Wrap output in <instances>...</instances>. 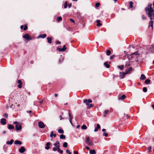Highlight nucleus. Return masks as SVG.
<instances>
[{"label":"nucleus","instance_id":"obj_1","mask_svg":"<svg viewBox=\"0 0 154 154\" xmlns=\"http://www.w3.org/2000/svg\"><path fill=\"white\" fill-rule=\"evenodd\" d=\"M152 4L150 3L145 8V11L151 20H152L154 17V10L152 8Z\"/></svg>","mask_w":154,"mask_h":154},{"label":"nucleus","instance_id":"obj_2","mask_svg":"<svg viewBox=\"0 0 154 154\" xmlns=\"http://www.w3.org/2000/svg\"><path fill=\"white\" fill-rule=\"evenodd\" d=\"M83 102L85 103L86 105H88L89 107L91 108L93 106V105L92 104H89V103H91L92 101L91 100H87L86 99H85L83 100Z\"/></svg>","mask_w":154,"mask_h":154},{"label":"nucleus","instance_id":"obj_3","mask_svg":"<svg viewBox=\"0 0 154 154\" xmlns=\"http://www.w3.org/2000/svg\"><path fill=\"white\" fill-rule=\"evenodd\" d=\"M85 142L88 143L89 146H93V142L90 140V139L88 137L86 138Z\"/></svg>","mask_w":154,"mask_h":154},{"label":"nucleus","instance_id":"obj_4","mask_svg":"<svg viewBox=\"0 0 154 154\" xmlns=\"http://www.w3.org/2000/svg\"><path fill=\"white\" fill-rule=\"evenodd\" d=\"M39 127L40 128H43L45 127V125L42 122H39L38 123Z\"/></svg>","mask_w":154,"mask_h":154},{"label":"nucleus","instance_id":"obj_5","mask_svg":"<svg viewBox=\"0 0 154 154\" xmlns=\"http://www.w3.org/2000/svg\"><path fill=\"white\" fill-rule=\"evenodd\" d=\"M128 74V72H125L122 73L120 72V75H119V76L121 78L123 79L124 78L125 75Z\"/></svg>","mask_w":154,"mask_h":154},{"label":"nucleus","instance_id":"obj_6","mask_svg":"<svg viewBox=\"0 0 154 154\" xmlns=\"http://www.w3.org/2000/svg\"><path fill=\"white\" fill-rule=\"evenodd\" d=\"M66 49V47L65 45H64L63 47L62 48H57V50L60 51H64Z\"/></svg>","mask_w":154,"mask_h":154},{"label":"nucleus","instance_id":"obj_7","mask_svg":"<svg viewBox=\"0 0 154 154\" xmlns=\"http://www.w3.org/2000/svg\"><path fill=\"white\" fill-rule=\"evenodd\" d=\"M15 127L17 131L20 130L22 128V126L20 124H17L16 125Z\"/></svg>","mask_w":154,"mask_h":154},{"label":"nucleus","instance_id":"obj_8","mask_svg":"<svg viewBox=\"0 0 154 154\" xmlns=\"http://www.w3.org/2000/svg\"><path fill=\"white\" fill-rule=\"evenodd\" d=\"M23 37L27 40H29L30 39V36L28 34H25L23 36Z\"/></svg>","mask_w":154,"mask_h":154},{"label":"nucleus","instance_id":"obj_9","mask_svg":"<svg viewBox=\"0 0 154 154\" xmlns=\"http://www.w3.org/2000/svg\"><path fill=\"white\" fill-rule=\"evenodd\" d=\"M25 151V149L24 147L23 146H22L19 149V151L21 153H23Z\"/></svg>","mask_w":154,"mask_h":154},{"label":"nucleus","instance_id":"obj_10","mask_svg":"<svg viewBox=\"0 0 154 154\" xmlns=\"http://www.w3.org/2000/svg\"><path fill=\"white\" fill-rule=\"evenodd\" d=\"M6 119H5L4 118L2 119L1 120V123L3 125H5L6 124Z\"/></svg>","mask_w":154,"mask_h":154},{"label":"nucleus","instance_id":"obj_11","mask_svg":"<svg viewBox=\"0 0 154 154\" xmlns=\"http://www.w3.org/2000/svg\"><path fill=\"white\" fill-rule=\"evenodd\" d=\"M17 83L19 84V85H18V88H21L22 87V84L21 81L20 80H18L17 81Z\"/></svg>","mask_w":154,"mask_h":154},{"label":"nucleus","instance_id":"obj_12","mask_svg":"<svg viewBox=\"0 0 154 154\" xmlns=\"http://www.w3.org/2000/svg\"><path fill=\"white\" fill-rule=\"evenodd\" d=\"M69 122L71 125H72V116L71 115L70 112H69Z\"/></svg>","mask_w":154,"mask_h":154},{"label":"nucleus","instance_id":"obj_13","mask_svg":"<svg viewBox=\"0 0 154 154\" xmlns=\"http://www.w3.org/2000/svg\"><path fill=\"white\" fill-rule=\"evenodd\" d=\"M51 143L49 142H48L46 144V146L45 147V148L46 149L48 150L50 148V146L49 145H50Z\"/></svg>","mask_w":154,"mask_h":154},{"label":"nucleus","instance_id":"obj_14","mask_svg":"<svg viewBox=\"0 0 154 154\" xmlns=\"http://www.w3.org/2000/svg\"><path fill=\"white\" fill-rule=\"evenodd\" d=\"M14 143L16 144H19L20 145L22 144V142L19 140H16L14 141Z\"/></svg>","mask_w":154,"mask_h":154},{"label":"nucleus","instance_id":"obj_15","mask_svg":"<svg viewBox=\"0 0 154 154\" xmlns=\"http://www.w3.org/2000/svg\"><path fill=\"white\" fill-rule=\"evenodd\" d=\"M14 140L13 139H11L10 141H8L6 142V144H7L11 145L13 144Z\"/></svg>","mask_w":154,"mask_h":154},{"label":"nucleus","instance_id":"obj_16","mask_svg":"<svg viewBox=\"0 0 154 154\" xmlns=\"http://www.w3.org/2000/svg\"><path fill=\"white\" fill-rule=\"evenodd\" d=\"M53 136L54 137H56V134H54L53 131H52L51 132L50 136L51 137H52Z\"/></svg>","mask_w":154,"mask_h":154},{"label":"nucleus","instance_id":"obj_17","mask_svg":"<svg viewBox=\"0 0 154 154\" xmlns=\"http://www.w3.org/2000/svg\"><path fill=\"white\" fill-rule=\"evenodd\" d=\"M48 40V42L49 44H51L52 43V38L50 37H48L47 38Z\"/></svg>","mask_w":154,"mask_h":154},{"label":"nucleus","instance_id":"obj_18","mask_svg":"<svg viewBox=\"0 0 154 154\" xmlns=\"http://www.w3.org/2000/svg\"><path fill=\"white\" fill-rule=\"evenodd\" d=\"M100 21L99 20H96V22L97 23V26H101L102 25V23H100Z\"/></svg>","mask_w":154,"mask_h":154},{"label":"nucleus","instance_id":"obj_19","mask_svg":"<svg viewBox=\"0 0 154 154\" xmlns=\"http://www.w3.org/2000/svg\"><path fill=\"white\" fill-rule=\"evenodd\" d=\"M47 36V35L46 34H44L43 35H41L39 36V37L41 38H44L46 37Z\"/></svg>","mask_w":154,"mask_h":154},{"label":"nucleus","instance_id":"obj_20","mask_svg":"<svg viewBox=\"0 0 154 154\" xmlns=\"http://www.w3.org/2000/svg\"><path fill=\"white\" fill-rule=\"evenodd\" d=\"M90 154H95L96 152L95 150H90Z\"/></svg>","mask_w":154,"mask_h":154},{"label":"nucleus","instance_id":"obj_21","mask_svg":"<svg viewBox=\"0 0 154 154\" xmlns=\"http://www.w3.org/2000/svg\"><path fill=\"white\" fill-rule=\"evenodd\" d=\"M14 126L11 125H8V128L10 129H13L14 128Z\"/></svg>","mask_w":154,"mask_h":154},{"label":"nucleus","instance_id":"obj_22","mask_svg":"<svg viewBox=\"0 0 154 154\" xmlns=\"http://www.w3.org/2000/svg\"><path fill=\"white\" fill-rule=\"evenodd\" d=\"M109 112V111L108 110H105L104 112V114L103 115V116L104 117H106V114H107Z\"/></svg>","mask_w":154,"mask_h":154},{"label":"nucleus","instance_id":"obj_23","mask_svg":"<svg viewBox=\"0 0 154 154\" xmlns=\"http://www.w3.org/2000/svg\"><path fill=\"white\" fill-rule=\"evenodd\" d=\"M58 152H59L61 154H62L63 153V151L60 149V146H58Z\"/></svg>","mask_w":154,"mask_h":154},{"label":"nucleus","instance_id":"obj_24","mask_svg":"<svg viewBox=\"0 0 154 154\" xmlns=\"http://www.w3.org/2000/svg\"><path fill=\"white\" fill-rule=\"evenodd\" d=\"M146 78L145 76L143 74H142L141 75L140 79L141 80H144Z\"/></svg>","mask_w":154,"mask_h":154},{"label":"nucleus","instance_id":"obj_25","mask_svg":"<svg viewBox=\"0 0 154 154\" xmlns=\"http://www.w3.org/2000/svg\"><path fill=\"white\" fill-rule=\"evenodd\" d=\"M54 146H60V143L59 141H57L55 142V143L54 144Z\"/></svg>","mask_w":154,"mask_h":154},{"label":"nucleus","instance_id":"obj_26","mask_svg":"<svg viewBox=\"0 0 154 154\" xmlns=\"http://www.w3.org/2000/svg\"><path fill=\"white\" fill-rule=\"evenodd\" d=\"M81 128L83 130H86L87 129V127L85 125H83L82 126Z\"/></svg>","mask_w":154,"mask_h":154},{"label":"nucleus","instance_id":"obj_27","mask_svg":"<svg viewBox=\"0 0 154 154\" xmlns=\"http://www.w3.org/2000/svg\"><path fill=\"white\" fill-rule=\"evenodd\" d=\"M104 65L107 68H109L110 67V65L109 64H108V63L107 62H105L104 63Z\"/></svg>","mask_w":154,"mask_h":154},{"label":"nucleus","instance_id":"obj_28","mask_svg":"<svg viewBox=\"0 0 154 154\" xmlns=\"http://www.w3.org/2000/svg\"><path fill=\"white\" fill-rule=\"evenodd\" d=\"M153 21L152 20H151L149 23V26H151L152 27V28L153 27Z\"/></svg>","mask_w":154,"mask_h":154},{"label":"nucleus","instance_id":"obj_29","mask_svg":"<svg viewBox=\"0 0 154 154\" xmlns=\"http://www.w3.org/2000/svg\"><path fill=\"white\" fill-rule=\"evenodd\" d=\"M133 2H132L131 1H130L129 2V6L130 8H133Z\"/></svg>","mask_w":154,"mask_h":154},{"label":"nucleus","instance_id":"obj_30","mask_svg":"<svg viewBox=\"0 0 154 154\" xmlns=\"http://www.w3.org/2000/svg\"><path fill=\"white\" fill-rule=\"evenodd\" d=\"M150 82V80L149 79H147L145 80V82L146 84H148Z\"/></svg>","mask_w":154,"mask_h":154},{"label":"nucleus","instance_id":"obj_31","mask_svg":"<svg viewBox=\"0 0 154 154\" xmlns=\"http://www.w3.org/2000/svg\"><path fill=\"white\" fill-rule=\"evenodd\" d=\"M58 132L59 133L62 134L64 133V131L63 130H62L61 129H59L58 130Z\"/></svg>","mask_w":154,"mask_h":154},{"label":"nucleus","instance_id":"obj_32","mask_svg":"<svg viewBox=\"0 0 154 154\" xmlns=\"http://www.w3.org/2000/svg\"><path fill=\"white\" fill-rule=\"evenodd\" d=\"M62 20V18L61 17H58L57 19V22H59V21H61Z\"/></svg>","mask_w":154,"mask_h":154},{"label":"nucleus","instance_id":"obj_33","mask_svg":"<svg viewBox=\"0 0 154 154\" xmlns=\"http://www.w3.org/2000/svg\"><path fill=\"white\" fill-rule=\"evenodd\" d=\"M65 136L63 134H61L60 136V138L61 139H64L65 138Z\"/></svg>","mask_w":154,"mask_h":154},{"label":"nucleus","instance_id":"obj_34","mask_svg":"<svg viewBox=\"0 0 154 154\" xmlns=\"http://www.w3.org/2000/svg\"><path fill=\"white\" fill-rule=\"evenodd\" d=\"M126 98V97L125 95H122L121 97H120L119 99L121 100H122L125 99Z\"/></svg>","mask_w":154,"mask_h":154},{"label":"nucleus","instance_id":"obj_35","mask_svg":"<svg viewBox=\"0 0 154 154\" xmlns=\"http://www.w3.org/2000/svg\"><path fill=\"white\" fill-rule=\"evenodd\" d=\"M111 51L109 50H107L106 51V55L107 56H109L110 55Z\"/></svg>","mask_w":154,"mask_h":154},{"label":"nucleus","instance_id":"obj_36","mask_svg":"<svg viewBox=\"0 0 154 154\" xmlns=\"http://www.w3.org/2000/svg\"><path fill=\"white\" fill-rule=\"evenodd\" d=\"M67 146V143L66 142H64L63 145V146L64 147H66Z\"/></svg>","mask_w":154,"mask_h":154},{"label":"nucleus","instance_id":"obj_37","mask_svg":"<svg viewBox=\"0 0 154 154\" xmlns=\"http://www.w3.org/2000/svg\"><path fill=\"white\" fill-rule=\"evenodd\" d=\"M56 147H54L53 148V151H56V150H58V146H56Z\"/></svg>","mask_w":154,"mask_h":154},{"label":"nucleus","instance_id":"obj_38","mask_svg":"<svg viewBox=\"0 0 154 154\" xmlns=\"http://www.w3.org/2000/svg\"><path fill=\"white\" fill-rule=\"evenodd\" d=\"M132 70V68L131 67H130L129 68V69H128L127 70H126L125 72H128V73L130 71H131Z\"/></svg>","mask_w":154,"mask_h":154},{"label":"nucleus","instance_id":"obj_39","mask_svg":"<svg viewBox=\"0 0 154 154\" xmlns=\"http://www.w3.org/2000/svg\"><path fill=\"white\" fill-rule=\"evenodd\" d=\"M100 5V3H97L95 4V7L96 8L98 7Z\"/></svg>","mask_w":154,"mask_h":154},{"label":"nucleus","instance_id":"obj_40","mask_svg":"<svg viewBox=\"0 0 154 154\" xmlns=\"http://www.w3.org/2000/svg\"><path fill=\"white\" fill-rule=\"evenodd\" d=\"M118 67L121 70H122L124 68V66H119Z\"/></svg>","mask_w":154,"mask_h":154},{"label":"nucleus","instance_id":"obj_41","mask_svg":"<svg viewBox=\"0 0 154 154\" xmlns=\"http://www.w3.org/2000/svg\"><path fill=\"white\" fill-rule=\"evenodd\" d=\"M67 1H66L65 2V5L64 6V8H67Z\"/></svg>","mask_w":154,"mask_h":154},{"label":"nucleus","instance_id":"obj_42","mask_svg":"<svg viewBox=\"0 0 154 154\" xmlns=\"http://www.w3.org/2000/svg\"><path fill=\"white\" fill-rule=\"evenodd\" d=\"M143 91L145 92H146L147 91V89L146 88V87H144L143 88Z\"/></svg>","mask_w":154,"mask_h":154},{"label":"nucleus","instance_id":"obj_43","mask_svg":"<svg viewBox=\"0 0 154 154\" xmlns=\"http://www.w3.org/2000/svg\"><path fill=\"white\" fill-rule=\"evenodd\" d=\"M100 128V125L99 124H97V127H96V128H97V129H98Z\"/></svg>","mask_w":154,"mask_h":154},{"label":"nucleus","instance_id":"obj_44","mask_svg":"<svg viewBox=\"0 0 154 154\" xmlns=\"http://www.w3.org/2000/svg\"><path fill=\"white\" fill-rule=\"evenodd\" d=\"M151 149H152V148L150 146L148 148V150L149 152H151Z\"/></svg>","mask_w":154,"mask_h":154},{"label":"nucleus","instance_id":"obj_45","mask_svg":"<svg viewBox=\"0 0 154 154\" xmlns=\"http://www.w3.org/2000/svg\"><path fill=\"white\" fill-rule=\"evenodd\" d=\"M103 135L105 136V137H107L108 136V134L107 133L104 132L103 133Z\"/></svg>","mask_w":154,"mask_h":154},{"label":"nucleus","instance_id":"obj_46","mask_svg":"<svg viewBox=\"0 0 154 154\" xmlns=\"http://www.w3.org/2000/svg\"><path fill=\"white\" fill-rule=\"evenodd\" d=\"M66 152L67 153H68V154H72L71 152H70L69 150H66Z\"/></svg>","mask_w":154,"mask_h":154},{"label":"nucleus","instance_id":"obj_47","mask_svg":"<svg viewBox=\"0 0 154 154\" xmlns=\"http://www.w3.org/2000/svg\"><path fill=\"white\" fill-rule=\"evenodd\" d=\"M4 117L7 118L8 117V115L6 113H5L4 114Z\"/></svg>","mask_w":154,"mask_h":154},{"label":"nucleus","instance_id":"obj_48","mask_svg":"<svg viewBox=\"0 0 154 154\" xmlns=\"http://www.w3.org/2000/svg\"><path fill=\"white\" fill-rule=\"evenodd\" d=\"M125 117L127 119H128L130 117V116H129L128 115L126 114L125 115Z\"/></svg>","mask_w":154,"mask_h":154},{"label":"nucleus","instance_id":"obj_49","mask_svg":"<svg viewBox=\"0 0 154 154\" xmlns=\"http://www.w3.org/2000/svg\"><path fill=\"white\" fill-rule=\"evenodd\" d=\"M27 27L26 25H25L24 27V30H26L27 29Z\"/></svg>","mask_w":154,"mask_h":154},{"label":"nucleus","instance_id":"obj_50","mask_svg":"<svg viewBox=\"0 0 154 154\" xmlns=\"http://www.w3.org/2000/svg\"><path fill=\"white\" fill-rule=\"evenodd\" d=\"M70 21H71L72 23H74V22H75L74 20L73 19H70Z\"/></svg>","mask_w":154,"mask_h":154},{"label":"nucleus","instance_id":"obj_51","mask_svg":"<svg viewBox=\"0 0 154 154\" xmlns=\"http://www.w3.org/2000/svg\"><path fill=\"white\" fill-rule=\"evenodd\" d=\"M115 57V56L114 55H112V56H111L110 57V59H112L114 57Z\"/></svg>","mask_w":154,"mask_h":154},{"label":"nucleus","instance_id":"obj_52","mask_svg":"<svg viewBox=\"0 0 154 154\" xmlns=\"http://www.w3.org/2000/svg\"><path fill=\"white\" fill-rule=\"evenodd\" d=\"M74 154H78V152L77 151H74L73 152Z\"/></svg>","mask_w":154,"mask_h":154},{"label":"nucleus","instance_id":"obj_53","mask_svg":"<svg viewBox=\"0 0 154 154\" xmlns=\"http://www.w3.org/2000/svg\"><path fill=\"white\" fill-rule=\"evenodd\" d=\"M142 18L143 19V20H145L146 19V18H145V16H144V15H143L142 16Z\"/></svg>","mask_w":154,"mask_h":154},{"label":"nucleus","instance_id":"obj_54","mask_svg":"<svg viewBox=\"0 0 154 154\" xmlns=\"http://www.w3.org/2000/svg\"><path fill=\"white\" fill-rule=\"evenodd\" d=\"M14 124H15L16 125L17 124H19L18 123V122H16V121L14 122Z\"/></svg>","mask_w":154,"mask_h":154},{"label":"nucleus","instance_id":"obj_55","mask_svg":"<svg viewBox=\"0 0 154 154\" xmlns=\"http://www.w3.org/2000/svg\"><path fill=\"white\" fill-rule=\"evenodd\" d=\"M98 131V129L97 128H95L94 130V132H97Z\"/></svg>","mask_w":154,"mask_h":154},{"label":"nucleus","instance_id":"obj_56","mask_svg":"<svg viewBox=\"0 0 154 154\" xmlns=\"http://www.w3.org/2000/svg\"><path fill=\"white\" fill-rule=\"evenodd\" d=\"M56 43L57 44H60L61 43L60 42H59V41H57Z\"/></svg>","mask_w":154,"mask_h":154},{"label":"nucleus","instance_id":"obj_57","mask_svg":"<svg viewBox=\"0 0 154 154\" xmlns=\"http://www.w3.org/2000/svg\"><path fill=\"white\" fill-rule=\"evenodd\" d=\"M137 54H137V52H135L133 54L137 55Z\"/></svg>","mask_w":154,"mask_h":154},{"label":"nucleus","instance_id":"obj_58","mask_svg":"<svg viewBox=\"0 0 154 154\" xmlns=\"http://www.w3.org/2000/svg\"><path fill=\"white\" fill-rule=\"evenodd\" d=\"M2 133L3 134H5L6 133V131H4L2 132Z\"/></svg>","mask_w":154,"mask_h":154},{"label":"nucleus","instance_id":"obj_59","mask_svg":"<svg viewBox=\"0 0 154 154\" xmlns=\"http://www.w3.org/2000/svg\"><path fill=\"white\" fill-rule=\"evenodd\" d=\"M68 6H69V8H70L71 7V6H72V4H69L68 5Z\"/></svg>","mask_w":154,"mask_h":154},{"label":"nucleus","instance_id":"obj_60","mask_svg":"<svg viewBox=\"0 0 154 154\" xmlns=\"http://www.w3.org/2000/svg\"><path fill=\"white\" fill-rule=\"evenodd\" d=\"M42 102H43V101L42 100H41V101H39L38 102L40 103V104H42Z\"/></svg>","mask_w":154,"mask_h":154},{"label":"nucleus","instance_id":"obj_61","mask_svg":"<svg viewBox=\"0 0 154 154\" xmlns=\"http://www.w3.org/2000/svg\"><path fill=\"white\" fill-rule=\"evenodd\" d=\"M86 149H88V150H90V148H89L88 147V146H87V147H86Z\"/></svg>","mask_w":154,"mask_h":154},{"label":"nucleus","instance_id":"obj_62","mask_svg":"<svg viewBox=\"0 0 154 154\" xmlns=\"http://www.w3.org/2000/svg\"><path fill=\"white\" fill-rule=\"evenodd\" d=\"M80 127V125H77V126L76 128H79Z\"/></svg>","mask_w":154,"mask_h":154},{"label":"nucleus","instance_id":"obj_63","mask_svg":"<svg viewBox=\"0 0 154 154\" xmlns=\"http://www.w3.org/2000/svg\"><path fill=\"white\" fill-rule=\"evenodd\" d=\"M23 25H22V26H20V28H21V29H23Z\"/></svg>","mask_w":154,"mask_h":154},{"label":"nucleus","instance_id":"obj_64","mask_svg":"<svg viewBox=\"0 0 154 154\" xmlns=\"http://www.w3.org/2000/svg\"><path fill=\"white\" fill-rule=\"evenodd\" d=\"M60 120H62L63 119V118L61 116H60Z\"/></svg>","mask_w":154,"mask_h":154}]
</instances>
